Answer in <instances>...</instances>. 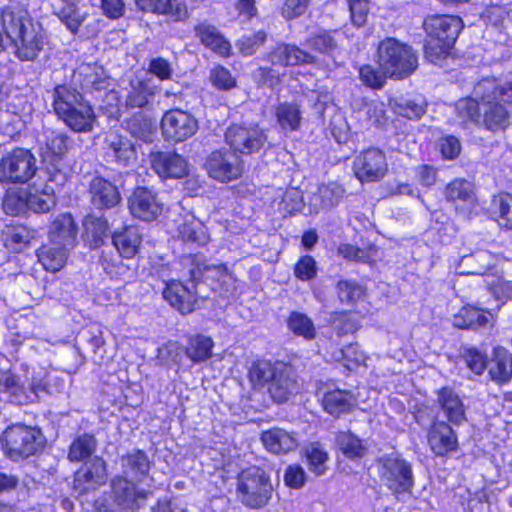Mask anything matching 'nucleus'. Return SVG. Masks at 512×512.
Wrapping results in <instances>:
<instances>
[{
    "mask_svg": "<svg viewBox=\"0 0 512 512\" xmlns=\"http://www.w3.org/2000/svg\"><path fill=\"white\" fill-rule=\"evenodd\" d=\"M288 327L294 334L302 336L305 339H312L315 336L313 322L303 313H291L288 319Z\"/></svg>",
    "mask_w": 512,
    "mask_h": 512,
    "instance_id": "obj_54",
    "label": "nucleus"
},
{
    "mask_svg": "<svg viewBox=\"0 0 512 512\" xmlns=\"http://www.w3.org/2000/svg\"><path fill=\"white\" fill-rule=\"evenodd\" d=\"M273 486L269 475L259 467L243 470L237 478L236 495L245 506L258 509L271 499Z\"/></svg>",
    "mask_w": 512,
    "mask_h": 512,
    "instance_id": "obj_7",
    "label": "nucleus"
},
{
    "mask_svg": "<svg viewBox=\"0 0 512 512\" xmlns=\"http://www.w3.org/2000/svg\"><path fill=\"white\" fill-rule=\"evenodd\" d=\"M79 74L84 76L82 85L85 89L98 92L108 90L103 99V108L109 117H120V99L114 89H109L112 81L104 69L97 65H85L80 67Z\"/></svg>",
    "mask_w": 512,
    "mask_h": 512,
    "instance_id": "obj_11",
    "label": "nucleus"
},
{
    "mask_svg": "<svg viewBox=\"0 0 512 512\" xmlns=\"http://www.w3.org/2000/svg\"><path fill=\"white\" fill-rule=\"evenodd\" d=\"M70 249L49 241L38 249V261L46 271L58 272L66 265Z\"/></svg>",
    "mask_w": 512,
    "mask_h": 512,
    "instance_id": "obj_31",
    "label": "nucleus"
},
{
    "mask_svg": "<svg viewBox=\"0 0 512 512\" xmlns=\"http://www.w3.org/2000/svg\"><path fill=\"white\" fill-rule=\"evenodd\" d=\"M54 110L73 131L88 132L93 128L95 113L75 89L68 86L56 87Z\"/></svg>",
    "mask_w": 512,
    "mask_h": 512,
    "instance_id": "obj_4",
    "label": "nucleus"
},
{
    "mask_svg": "<svg viewBox=\"0 0 512 512\" xmlns=\"http://www.w3.org/2000/svg\"><path fill=\"white\" fill-rule=\"evenodd\" d=\"M478 101L472 98H464L457 102L456 111L463 122L475 120L479 116Z\"/></svg>",
    "mask_w": 512,
    "mask_h": 512,
    "instance_id": "obj_61",
    "label": "nucleus"
},
{
    "mask_svg": "<svg viewBox=\"0 0 512 512\" xmlns=\"http://www.w3.org/2000/svg\"><path fill=\"white\" fill-rule=\"evenodd\" d=\"M378 64L388 76L403 78L416 69L418 61L409 46L394 38H387L379 44Z\"/></svg>",
    "mask_w": 512,
    "mask_h": 512,
    "instance_id": "obj_8",
    "label": "nucleus"
},
{
    "mask_svg": "<svg viewBox=\"0 0 512 512\" xmlns=\"http://www.w3.org/2000/svg\"><path fill=\"white\" fill-rule=\"evenodd\" d=\"M28 209L47 212L55 205V190L47 182H34L27 189Z\"/></svg>",
    "mask_w": 512,
    "mask_h": 512,
    "instance_id": "obj_29",
    "label": "nucleus"
},
{
    "mask_svg": "<svg viewBox=\"0 0 512 512\" xmlns=\"http://www.w3.org/2000/svg\"><path fill=\"white\" fill-rule=\"evenodd\" d=\"M77 236V228L70 214H61L52 222L49 230V241L59 245L72 247Z\"/></svg>",
    "mask_w": 512,
    "mask_h": 512,
    "instance_id": "obj_33",
    "label": "nucleus"
},
{
    "mask_svg": "<svg viewBox=\"0 0 512 512\" xmlns=\"http://www.w3.org/2000/svg\"><path fill=\"white\" fill-rule=\"evenodd\" d=\"M337 288L340 300L347 304H354L365 297V289L354 281H339Z\"/></svg>",
    "mask_w": 512,
    "mask_h": 512,
    "instance_id": "obj_58",
    "label": "nucleus"
},
{
    "mask_svg": "<svg viewBox=\"0 0 512 512\" xmlns=\"http://www.w3.org/2000/svg\"><path fill=\"white\" fill-rule=\"evenodd\" d=\"M337 443L341 452L349 459L362 458L367 451L364 442L350 432L339 433Z\"/></svg>",
    "mask_w": 512,
    "mask_h": 512,
    "instance_id": "obj_46",
    "label": "nucleus"
},
{
    "mask_svg": "<svg viewBox=\"0 0 512 512\" xmlns=\"http://www.w3.org/2000/svg\"><path fill=\"white\" fill-rule=\"evenodd\" d=\"M306 481V473L299 465H290L287 467L284 474V483L286 486L299 489Z\"/></svg>",
    "mask_w": 512,
    "mask_h": 512,
    "instance_id": "obj_64",
    "label": "nucleus"
},
{
    "mask_svg": "<svg viewBox=\"0 0 512 512\" xmlns=\"http://www.w3.org/2000/svg\"><path fill=\"white\" fill-rule=\"evenodd\" d=\"M173 236H177L184 241L204 245L209 241V235L206 227L193 215L186 214L175 220V227H168Z\"/></svg>",
    "mask_w": 512,
    "mask_h": 512,
    "instance_id": "obj_21",
    "label": "nucleus"
},
{
    "mask_svg": "<svg viewBox=\"0 0 512 512\" xmlns=\"http://www.w3.org/2000/svg\"><path fill=\"white\" fill-rule=\"evenodd\" d=\"M295 276L300 280H310L316 276L317 267L315 260L305 255L295 265Z\"/></svg>",
    "mask_w": 512,
    "mask_h": 512,
    "instance_id": "obj_62",
    "label": "nucleus"
},
{
    "mask_svg": "<svg viewBox=\"0 0 512 512\" xmlns=\"http://www.w3.org/2000/svg\"><path fill=\"white\" fill-rule=\"evenodd\" d=\"M106 481V468L102 459L95 458L89 467L76 472L74 490L79 494L93 490Z\"/></svg>",
    "mask_w": 512,
    "mask_h": 512,
    "instance_id": "obj_24",
    "label": "nucleus"
},
{
    "mask_svg": "<svg viewBox=\"0 0 512 512\" xmlns=\"http://www.w3.org/2000/svg\"><path fill=\"white\" fill-rule=\"evenodd\" d=\"M150 162L161 178H182L188 174L186 159L177 153L154 152L150 155Z\"/></svg>",
    "mask_w": 512,
    "mask_h": 512,
    "instance_id": "obj_18",
    "label": "nucleus"
},
{
    "mask_svg": "<svg viewBox=\"0 0 512 512\" xmlns=\"http://www.w3.org/2000/svg\"><path fill=\"white\" fill-rule=\"evenodd\" d=\"M277 123L283 131H296L301 124V111L295 103H280L275 111Z\"/></svg>",
    "mask_w": 512,
    "mask_h": 512,
    "instance_id": "obj_40",
    "label": "nucleus"
},
{
    "mask_svg": "<svg viewBox=\"0 0 512 512\" xmlns=\"http://www.w3.org/2000/svg\"><path fill=\"white\" fill-rule=\"evenodd\" d=\"M225 138L234 151L242 154L257 152L267 140L263 130L256 125H233L227 129Z\"/></svg>",
    "mask_w": 512,
    "mask_h": 512,
    "instance_id": "obj_14",
    "label": "nucleus"
},
{
    "mask_svg": "<svg viewBox=\"0 0 512 512\" xmlns=\"http://www.w3.org/2000/svg\"><path fill=\"white\" fill-rule=\"evenodd\" d=\"M27 190H10L6 193L2 205L6 214L17 215L28 208Z\"/></svg>",
    "mask_w": 512,
    "mask_h": 512,
    "instance_id": "obj_57",
    "label": "nucleus"
},
{
    "mask_svg": "<svg viewBox=\"0 0 512 512\" xmlns=\"http://www.w3.org/2000/svg\"><path fill=\"white\" fill-rule=\"evenodd\" d=\"M379 476L384 485L396 495L411 493L414 486L411 464L397 454L379 460Z\"/></svg>",
    "mask_w": 512,
    "mask_h": 512,
    "instance_id": "obj_9",
    "label": "nucleus"
},
{
    "mask_svg": "<svg viewBox=\"0 0 512 512\" xmlns=\"http://www.w3.org/2000/svg\"><path fill=\"white\" fill-rule=\"evenodd\" d=\"M37 171L36 158L27 149L17 148L0 160V181L26 183Z\"/></svg>",
    "mask_w": 512,
    "mask_h": 512,
    "instance_id": "obj_10",
    "label": "nucleus"
},
{
    "mask_svg": "<svg viewBox=\"0 0 512 512\" xmlns=\"http://www.w3.org/2000/svg\"><path fill=\"white\" fill-rule=\"evenodd\" d=\"M208 175L222 183L238 179L243 172L239 159L228 151L212 152L205 163Z\"/></svg>",
    "mask_w": 512,
    "mask_h": 512,
    "instance_id": "obj_16",
    "label": "nucleus"
},
{
    "mask_svg": "<svg viewBox=\"0 0 512 512\" xmlns=\"http://www.w3.org/2000/svg\"><path fill=\"white\" fill-rule=\"evenodd\" d=\"M85 235L91 247H97L108 231L107 221L96 215H89L84 220Z\"/></svg>",
    "mask_w": 512,
    "mask_h": 512,
    "instance_id": "obj_48",
    "label": "nucleus"
},
{
    "mask_svg": "<svg viewBox=\"0 0 512 512\" xmlns=\"http://www.w3.org/2000/svg\"><path fill=\"white\" fill-rule=\"evenodd\" d=\"M283 365V363H272L268 360L255 361L251 364L248 371L249 381L254 387L262 388L269 386Z\"/></svg>",
    "mask_w": 512,
    "mask_h": 512,
    "instance_id": "obj_35",
    "label": "nucleus"
},
{
    "mask_svg": "<svg viewBox=\"0 0 512 512\" xmlns=\"http://www.w3.org/2000/svg\"><path fill=\"white\" fill-rule=\"evenodd\" d=\"M462 262H465L466 264L476 262L478 264V268L467 272L461 271V274H486L488 270L505 263L500 256L484 250L477 251L470 256H464L462 258Z\"/></svg>",
    "mask_w": 512,
    "mask_h": 512,
    "instance_id": "obj_44",
    "label": "nucleus"
},
{
    "mask_svg": "<svg viewBox=\"0 0 512 512\" xmlns=\"http://www.w3.org/2000/svg\"><path fill=\"white\" fill-rule=\"evenodd\" d=\"M494 213L498 214V223L501 227L512 230V195L502 193L493 199Z\"/></svg>",
    "mask_w": 512,
    "mask_h": 512,
    "instance_id": "obj_51",
    "label": "nucleus"
},
{
    "mask_svg": "<svg viewBox=\"0 0 512 512\" xmlns=\"http://www.w3.org/2000/svg\"><path fill=\"white\" fill-rule=\"evenodd\" d=\"M2 26L21 60H33L43 47V35L28 17L26 9L8 5L2 11Z\"/></svg>",
    "mask_w": 512,
    "mask_h": 512,
    "instance_id": "obj_1",
    "label": "nucleus"
},
{
    "mask_svg": "<svg viewBox=\"0 0 512 512\" xmlns=\"http://www.w3.org/2000/svg\"><path fill=\"white\" fill-rule=\"evenodd\" d=\"M445 194L449 201H461L467 208H472L475 203L473 184L467 180L452 181L447 185Z\"/></svg>",
    "mask_w": 512,
    "mask_h": 512,
    "instance_id": "obj_43",
    "label": "nucleus"
},
{
    "mask_svg": "<svg viewBox=\"0 0 512 512\" xmlns=\"http://www.w3.org/2000/svg\"><path fill=\"white\" fill-rule=\"evenodd\" d=\"M428 443L431 450L438 456H444L455 451L458 446L454 430L443 421L432 425L428 434Z\"/></svg>",
    "mask_w": 512,
    "mask_h": 512,
    "instance_id": "obj_23",
    "label": "nucleus"
},
{
    "mask_svg": "<svg viewBox=\"0 0 512 512\" xmlns=\"http://www.w3.org/2000/svg\"><path fill=\"white\" fill-rule=\"evenodd\" d=\"M260 440L265 450L274 455H286L299 446L295 433L279 427L263 431Z\"/></svg>",
    "mask_w": 512,
    "mask_h": 512,
    "instance_id": "obj_19",
    "label": "nucleus"
},
{
    "mask_svg": "<svg viewBox=\"0 0 512 512\" xmlns=\"http://www.w3.org/2000/svg\"><path fill=\"white\" fill-rule=\"evenodd\" d=\"M313 56L307 54L296 46L280 44L271 53L270 60L273 66H301L311 63Z\"/></svg>",
    "mask_w": 512,
    "mask_h": 512,
    "instance_id": "obj_34",
    "label": "nucleus"
},
{
    "mask_svg": "<svg viewBox=\"0 0 512 512\" xmlns=\"http://www.w3.org/2000/svg\"><path fill=\"white\" fill-rule=\"evenodd\" d=\"M112 489L115 496L123 503H127V505H133L139 499L147 497L146 491L137 489L134 483L121 477L112 481Z\"/></svg>",
    "mask_w": 512,
    "mask_h": 512,
    "instance_id": "obj_45",
    "label": "nucleus"
},
{
    "mask_svg": "<svg viewBox=\"0 0 512 512\" xmlns=\"http://www.w3.org/2000/svg\"><path fill=\"white\" fill-rule=\"evenodd\" d=\"M388 170L384 153L375 148L367 149L359 154L353 163V171L361 182L378 181Z\"/></svg>",
    "mask_w": 512,
    "mask_h": 512,
    "instance_id": "obj_15",
    "label": "nucleus"
},
{
    "mask_svg": "<svg viewBox=\"0 0 512 512\" xmlns=\"http://www.w3.org/2000/svg\"><path fill=\"white\" fill-rule=\"evenodd\" d=\"M198 129V120L181 109L169 110L161 119L162 134L167 141L183 142L194 136Z\"/></svg>",
    "mask_w": 512,
    "mask_h": 512,
    "instance_id": "obj_12",
    "label": "nucleus"
},
{
    "mask_svg": "<svg viewBox=\"0 0 512 512\" xmlns=\"http://www.w3.org/2000/svg\"><path fill=\"white\" fill-rule=\"evenodd\" d=\"M491 294L497 300H505L512 298V284L509 281L503 279L501 275H498V271L495 273L486 274L485 279Z\"/></svg>",
    "mask_w": 512,
    "mask_h": 512,
    "instance_id": "obj_56",
    "label": "nucleus"
},
{
    "mask_svg": "<svg viewBox=\"0 0 512 512\" xmlns=\"http://www.w3.org/2000/svg\"><path fill=\"white\" fill-rule=\"evenodd\" d=\"M213 347L214 341L212 338L204 335H196L190 338L185 353L193 363H201L212 356Z\"/></svg>",
    "mask_w": 512,
    "mask_h": 512,
    "instance_id": "obj_42",
    "label": "nucleus"
},
{
    "mask_svg": "<svg viewBox=\"0 0 512 512\" xmlns=\"http://www.w3.org/2000/svg\"><path fill=\"white\" fill-rule=\"evenodd\" d=\"M106 142L111 156L120 164L127 165L135 158V148L127 138L111 132L107 135Z\"/></svg>",
    "mask_w": 512,
    "mask_h": 512,
    "instance_id": "obj_39",
    "label": "nucleus"
},
{
    "mask_svg": "<svg viewBox=\"0 0 512 512\" xmlns=\"http://www.w3.org/2000/svg\"><path fill=\"white\" fill-rule=\"evenodd\" d=\"M122 466L125 469H130L135 475L144 476L148 473L149 461L146 454L138 450L123 457Z\"/></svg>",
    "mask_w": 512,
    "mask_h": 512,
    "instance_id": "obj_59",
    "label": "nucleus"
},
{
    "mask_svg": "<svg viewBox=\"0 0 512 512\" xmlns=\"http://www.w3.org/2000/svg\"><path fill=\"white\" fill-rule=\"evenodd\" d=\"M334 359L343 363L348 370L366 365L367 357L357 344H350L335 353Z\"/></svg>",
    "mask_w": 512,
    "mask_h": 512,
    "instance_id": "obj_49",
    "label": "nucleus"
},
{
    "mask_svg": "<svg viewBox=\"0 0 512 512\" xmlns=\"http://www.w3.org/2000/svg\"><path fill=\"white\" fill-rule=\"evenodd\" d=\"M210 84L219 91H228L237 86V79L226 67L215 65L209 72Z\"/></svg>",
    "mask_w": 512,
    "mask_h": 512,
    "instance_id": "obj_50",
    "label": "nucleus"
},
{
    "mask_svg": "<svg viewBox=\"0 0 512 512\" xmlns=\"http://www.w3.org/2000/svg\"><path fill=\"white\" fill-rule=\"evenodd\" d=\"M41 146V156L51 174L50 182L63 184L65 175L60 172L59 162L68 149V138L56 131H46Z\"/></svg>",
    "mask_w": 512,
    "mask_h": 512,
    "instance_id": "obj_13",
    "label": "nucleus"
},
{
    "mask_svg": "<svg viewBox=\"0 0 512 512\" xmlns=\"http://www.w3.org/2000/svg\"><path fill=\"white\" fill-rule=\"evenodd\" d=\"M60 21L67 27V29L75 34L79 30L82 23L88 16V10L84 4L74 2L73 0L66 3V5L57 13Z\"/></svg>",
    "mask_w": 512,
    "mask_h": 512,
    "instance_id": "obj_38",
    "label": "nucleus"
},
{
    "mask_svg": "<svg viewBox=\"0 0 512 512\" xmlns=\"http://www.w3.org/2000/svg\"><path fill=\"white\" fill-rule=\"evenodd\" d=\"M153 91L144 82H138L132 84L131 88L126 97L125 107L126 108H142L149 103V99L152 97Z\"/></svg>",
    "mask_w": 512,
    "mask_h": 512,
    "instance_id": "obj_52",
    "label": "nucleus"
},
{
    "mask_svg": "<svg viewBox=\"0 0 512 512\" xmlns=\"http://www.w3.org/2000/svg\"><path fill=\"white\" fill-rule=\"evenodd\" d=\"M306 463L309 470L317 476L323 475L327 470L328 453L317 443H311L305 449Z\"/></svg>",
    "mask_w": 512,
    "mask_h": 512,
    "instance_id": "obj_47",
    "label": "nucleus"
},
{
    "mask_svg": "<svg viewBox=\"0 0 512 512\" xmlns=\"http://www.w3.org/2000/svg\"><path fill=\"white\" fill-rule=\"evenodd\" d=\"M113 244L124 258H133L141 243V236L137 227H126L123 231L113 234Z\"/></svg>",
    "mask_w": 512,
    "mask_h": 512,
    "instance_id": "obj_36",
    "label": "nucleus"
},
{
    "mask_svg": "<svg viewBox=\"0 0 512 512\" xmlns=\"http://www.w3.org/2000/svg\"><path fill=\"white\" fill-rule=\"evenodd\" d=\"M0 443L5 455L17 461L40 452L45 446L46 439L37 427L13 424L3 431Z\"/></svg>",
    "mask_w": 512,
    "mask_h": 512,
    "instance_id": "obj_6",
    "label": "nucleus"
},
{
    "mask_svg": "<svg viewBox=\"0 0 512 512\" xmlns=\"http://www.w3.org/2000/svg\"><path fill=\"white\" fill-rule=\"evenodd\" d=\"M95 446V439L92 436H80L71 444L68 457L71 461L84 460L94 452Z\"/></svg>",
    "mask_w": 512,
    "mask_h": 512,
    "instance_id": "obj_55",
    "label": "nucleus"
},
{
    "mask_svg": "<svg viewBox=\"0 0 512 512\" xmlns=\"http://www.w3.org/2000/svg\"><path fill=\"white\" fill-rule=\"evenodd\" d=\"M344 189L337 183L321 185L318 193L310 199L311 212H319L321 209L331 208L337 205L342 199Z\"/></svg>",
    "mask_w": 512,
    "mask_h": 512,
    "instance_id": "obj_37",
    "label": "nucleus"
},
{
    "mask_svg": "<svg viewBox=\"0 0 512 512\" xmlns=\"http://www.w3.org/2000/svg\"><path fill=\"white\" fill-rule=\"evenodd\" d=\"M91 201L97 208H111L120 201V193L117 187L108 180L95 177L90 183Z\"/></svg>",
    "mask_w": 512,
    "mask_h": 512,
    "instance_id": "obj_28",
    "label": "nucleus"
},
{
    "mask_svg": "<svg viewBox=\"0 0 512 512\" xmlns=\"http://www.w3.org/2000/svg\"><path fill=\"white\" fill-rule=\"evenodd\" d=\"M135 3L144 12L165 15L174 22L185 21L189 17L187 5L182 0H135Z\"/></svg>",
    "mask_w": 512,
    "mask_h": 512,
    "instance_id": "obj_20",
    "label": "nucleus"
},
{
    "mask_svg": "<svg viewBox=\"0 0 512 512\" xmlns=\"http://www.w3.org/2000/svg\"><path fill=\"white\" fill-rule=\"evenodd\" d=\"M34 237L35 232L24 226L7 227L3 232L5 246L15 252L26 248Z\"/></svg>",
    "mask_w": 512,
    "mask_h": 512,
    "instance_id": "obj_41",
    "label": "nucleus"
},
{
    "mask_svg": "<svg viewBox=\"0 0 512 512\" xmlns=\"http://www.w3.org/2000/svg\"><path fill=\"white\" fill-rule=\"evenodd\" d=\"M265 38L266 35L262 31L253 36H244L238 41L237 47L243 55H252L263 44Z\"/></svg>",
    "mask_w": 512,
    "mask_h": 512,
    "instance_id": "obj_63",
    "label": "nucleus"
},
{
    "mask_svg": "<svg viewBox=\"0 0 512 512\" xmlns=\"http://www.w3.org/2000/svg\"><path fill=\"white\" fill-rule=\"evenodd\" d=\"M437 402L444 415L454 425L466 421L465 406L459 395L450 387H443L437 392Z\"/></svg>",
    "mask_w": 512,
    "mask_h": 512,
    "instance_id": "obj_27",
    "label": "nucleus"
},
{
    "mask_svg": "<svg viewBox=\"0 0 512 512\" xmlns=\"http://www.w3.org/2000/svg\"><path fill=\"white\" fill-rule=\"evenodd\" d=\"M10 370V361L0 354V394L5 395L10 402L18 405L32 403L39 398L40 393L46 391V371L33 372L31 377L26 376V387Z\"/></svg>",
    "mask_w": 512,
    "mask_h": 512,
    "instance_id": "obj_5",
    "label": "nucleus"
},
{
    "mask_svg": "<svg viewBox=\"0 0 512 512\" xmlns=\"http://www.w3.org/2000/svg\"><path fill=\"white\" fill-rule=\"evenodd\" d=\"M393 109L403 117L417 119L425 113V102L422 98L396 100Z\"/></svg>",
    "mask_w": 512,
    "mask_h": 512,
    "instance_id": "obj_53",
    "label": "nucleus"
},
{
    "mask_svg": "<svg viewBox=\"0 0 512 512\" xmlns=\"http://www.w3.org/2000/svg\"><path fill=\"white\" fill-rule=\"evenodd\" d=\"M387 76L383 70L378 71L372 65H364L359 70V77L363 84L374 89L381 88Z\"/></svg>",
    "mask_w": 512,
    "mask_h": 512,
    "instance_id": "obj_60",
    "label": "nucleus"
},
{
    "mask_svg": "<svg viewBox=\"0 0 512 512\" xmlns=\"http://www.w3.org/2000/svg\"><path fill=\"white\" fill-rule=\"evenodd\" d=\"M423 25L430 37L425 50L426 58L431 63L441 64L462 30L463 22L456 16L431 15L424 20Z\"/></svg>",
    "mask_w": 512,
    "mask_h": 512,
    "instance_id": "obj_3",
    "label": "nucleus"
},
{
    "mask_svg": "<svg viewBox=\"0 0 512 512\" xmlns=\"http://www.w3.org/2000/svg\"><path fill=\"white\" fill-rule=\"evenodd\" d=\"M300 390L298 382L291 375L290 369L284 364L268 386L271 398L277 403L288 401Z\"/></svg>",
    "mask_w": 512,
    "mask_h": 512,
    "instance_id": "obj_26",
    "label": "nucleus"
},
{
    "mask_svg": "<svg viewBox=\"0 0 512 512\" xmlns=\"http://www.w3.org/2000/svg\"><path fill=\"white\" fill-rule=\"evenodd\" d=\"M359 402H364V400H358L350 392L340 389L325 393L322 399L324 410L333 416H340L352 411Z\"/></svg>",
    "mask_w": 512,
    "mask_h": 512,
    "instance_id": "obj_32",
    "label": "nucleus"
},
{
    "mask_svg": "<svg viewBox=\"0 0 512 512\" xmlns=\"http://www.w3.org/2000/svg\"><path fill=\"white\" fill-rule=\"evenodd\" d=\"M474 95L481 100L484 111V125L488 130H504L509 124V116L503 105L512 99V83L499 85L496 79H484L474 88Z\"/></svg>",
    "mask_w": 512,
    "mask_h": 512,
    "instance_id": "obj_2",
    "label": "nucleus"
},
{
    "mask_svg": "<svg viewBox=\"0 0 512 512\" xmlns=\"http://www.w3.org/2000/svg\"><path fill=\"white\" fill-rule=\"evenodd\" d=\"M164 298L182 314L193 311L195 304L194 293L179 281H170L163 291Z\"/></svg>",
    "mask_w": 512,
    "mask_h": 512,
    "instance_id": "obj_30",
    "label": "nucleus"
},
{
    "mask_svg": "<svg viewBox=\"0 0 512 512\" xmlns=\"http://www.w3.org/2000/svg\"><path fill=\"white\" fill-rule=\"evenodd\" d=\"M451 315L453 325L460 329L485 327L494 319V314L491 311L469 304L460 307Z\"/></svg>",
    "mask_w": 512,
    "mask_h": 512,
    "instance_id": "obj_25",
    "label": "nucleus"
},
{
    "mask_svg": "<svg viewBox=\"0 0 512 512\" xmlns=\"http://www.w3.org/2000/svg\"><path fill=\"white\" fill-rule=\"evenodd\" d=\"M195 37L201 44L209 48L221 57H228L231 54V45L221 32L212 24L203 21L194 26Z\"/></svg>",
    "mask_w": 512,
    "mask_h": 512,
    "instance_id": "obj_22",
    "label": "nucleus"
},
{
    "mask_svg": "<svg viewBox=\"0 0 512 512\" xmlns=\"http://www.w3.org/2000/svg\"><path fill=\"white\" fill-rule=\"evenodd\" d=\"M128 207L133 217L142 221H152L163 211V204L157 195L144 187L136 188L128 200Z\"/></svg>",
    "mask_w": 512,
    "mask_h": 512,
    "instance_id": "obj_17",
    "label": "nucleus"
}]
</instances>
